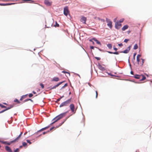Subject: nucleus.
I'll use <instances>...</instances> for the list:
<instances>
[{
    "mask_svg": "<svg viewBox=\"0 0 152 152\" xmlns=\"http://www.w3.org/2000/svg\"><path fill=\"white\" fill-rule=\"evenodd\" d=\"M136 55V53H134V56H133V58L134 59L135 58V56Z\"/></svg>",
    "mask_w": 152,
    "mask_h": 152,
    "instance_id": "44",
    "label": "nucleus"
},
{
    "mask_svg": "<svg viewBox=\"0 0 152 152\" xmlns=\"http://www.w3.org/2000/svg\"><path fill=\"white\" fill-rule=\"evenodd\" d=\"M115 28L118 29L121 27V24L120 22H116L115 23Z\"/></svg>",
    "mask_w": 152,
    "mask_h": 152,
    "instance_id": "7",
    "label": "nucleus"
},
{
    "mask_svg": "<svg viewBox=\"0 0 152 152\" xmlns=\"http://www.w3.org/2000/svg\"><path fill=\"white\" fill-rule=\"evenodd\" d=\"M30 100V99H25L24 101V102H27V101H29Z\"/></svg>",
    "mask_w": 152,
    "mask_h": 152,
    "instance_id": "36",
    "label": "nucleus"
},
{
    "mask_svg": "<svg viewBox=\"0 0 152 152\" xmlns=\"http://www.w3.org/2000/svg\"><path fill=\"white\" fill-rule=\"evenodd\" d=\"M107 46L110 49H111L112 48V45L111 44H109L107 45Z\"/></svg>",
    "mask_w": 152,
    "mask_h": 152,
    "instance_id": "23",
    "label": "nucleus"
},
{
    "mask_svg": "<svg viewBox=\"0 0 152 152\" xmlns=\"http://www.w3.org/2000/svg\"><path fill=\"white\" fill-rule=\"evenodd\" d=\"M2 142L4 144H7L8 145H10L11 143L16 142V141H14V140H13L11 141L10 142H7L6 141Z\"/></svg>",
    "mask_w": 152,
    "mask_h": 152,
    "instance_id": "10",
    "label": "nucleus"
},
{
    "mask_svg": "<svg viewBox=\"0 0 152 152\" xmlns=\"http://www.w3.org/2000/svg\"><path fill=\"white\" fill-rule=\"evenodd\" d=\"M134 77L137 79H140V81H143L146 79V77L143 75H135Z\"/></svg>",
    "mask_w": 152,
    "mask_h": 152,
    "instance_id": "3",
    "label": "nucleus"
},
{
    "mask_svg": "<svg viewBox=\"0 0 152 152\" xmlns=\"http://www.w3.org/2000/svg\"><path fill=\"white\" fill-rule=\"evenodd\" d=\"M127 32H128V34H129V33H130V31L129 30L128 31H127Z\"/></svg>",
    "mask_w": 152,
    "mask_h": 152,
    "instance_id": "55",
    "label": "nucleus"
},
{
    "mask_svg": "<svg viewBox=\"0 0 152 152\" xmlns=\"http://www.w3.org/2000/svg\"><path fill=\"white\" fill-rule=\"evenodd\" d=\"M52 2L50 0H45L44 3L47 6H50L52 4Z\"/></svg>",
    "mask_w": 152,
    "mask_h": 152,
    "instance_id": "6",
    "label": "nucleus"
},
{
    "mask_svg": "<svg viewBox=\"0 0 152 152\" xmlns=\"http://www.w3.org/2000/svg\"><path fill=\"white\" fill-rule=\"evenodd\" d=\"M131 73L132 74H133V72L132 71H131Z\"/></svg>",
    "mask_w": 152,
    "mask_h": 152,
    "instance_id": "60",
    "label": "nucleus"
},
{
    "mask_svg": "<svg viewBox=\"0 0 152 152\" xmlns=\"http://www.w3.org/2000/svg\"><path fill=\"white\" fill-rule=\"evenodd\" d=\"M14 102H17L18 104H20V102L17 99H15Z\"/></svg>",
    "mask_w": 152,
    "mask_h": 152,
    "instance_id": "25",
    "label": "nucleus"
},
{
    "mask_svg": "<svg viewBox=\"0 0 152 152\" xmlns=\"http://www.w3.org/2000/svg\"><path fill=\"white\" fill-rule=\"evenodd\" d=\"M64 86L65 87H66L67 86H68V84L67 83H66V84H65V85H64Z\"/></svg>",
    "mask_w": 152,
    "mask_h": 152,
    "instance_id": "49",
    "label": "nucleus"
},
{
    "mask_svg": "<svg viewBox=\"0 0 152 152\" xmlns=\"http://www.w3.org/2000/svg\"><path fill=\"white\" fill-rule=\"evenodd\" d=\"M49 131H48L47 132H44L43 133V134H45L46 133H47V132H48Z\"/></svg>",
    "mask_w": 152,
    "mask_h": 152,
    "instance_id": "52",
    "label": "nucleus"
},
{
    "mask_svg": "<svg viewBox=\"0 0 152 152\" xmlns=\"http://www.w3.org/2000/svg\"><path fill=\"white\" fill-rule=\"evenodd\" d=\"M13 107H14V105H10V107H8L6 109H5V110L6 111L7 110H8L11 109V108Z\"/></svg>",
    "mask_w": 152,
    "mask_h": 152,
    "instance_id": "21",
    "label": "nucleus"
},
{
    "mask_svg": "<svg viewBox=\"0 0 152 152\" xmlns=\"http://www.w3.org/2000/svg\"><path fill=\"white\" fill-rule=\"evenodd\" d=\"M6 111V110H5V109L3 110L2 111L0 112V113H2Z\"/></svg>",
    "mask_w": 152,
    "mask_h": 152,
    "instance_id": "45",
    "label": "nucleus"
},
{
    "mask_svg": "<svg viewBox=\"0 0 152 152\" xmlns=\"http://www.w3.org/2000/svg\"><path fill=\"white\" fill-rule=\"evenodd\" d=\"M62 73H68V74H69V75H70V74H69V72H67L65 71H62Z\"/></svg>",
    "mask_w": 152,
    "mask_h": 152,
    "instance_id": "41",
    "label": "nucleus"
},
{
    "mask_svg": "<svg viewBox=\"0 0 152 152\" xmlns=\"http://www.w3.org/2000/svg\"><path fill=\"white\" fill-rule=\"evenodd\" d=\"M130 49V46H129L127 49L125 50L124 51H121L120 53H129Z\"/></svg>",
    "mask_w": 152,
    "mask_h": 152,
    "instance_id": "11",
    "label": "nucleus"
},
{
    "mask_svg": "<svg viewBox=\"0 0 152 152\" xmlns=\"http://www.w3.org/2000/svg\"><path fill=\"white\" fill-rule=\"evenodd\" d=\"M106 22L107 23V25L109 26L110 28H112L113 27L112 22L110 19L106 18Z\"/></svg>",
    "mask_w": 152,
    "mask_h": 152,
    "instance_id": "5",
    "label": "nucleus"
},
{
    "mask_svg": "<svg viewBox=\"0 0 152 152\" xmlns=\"http://www.w3.org/2000/svg\"><path fill=\"white\" fill-rule=\"evenodd\" d=\"M86 18L85 17H82L81 18V21L83 23L86 24Z\"/></svg>",
    "mask_w": 152,
    "mask_h": 152,
    "instance_id": "15",
    "label": "nucleus"
},
{
    "mask_svg": "<svg viewBox=\"0 0 152 152\" xmlns=\"http://www.w3.org/2000/svg\"><path fill=\"white\" fill-rule=\"evenodd\" d=\"M59 80V78L58 77H54L52 81H53L58 82Z\"/></svg>",
    "mask_w": 152,
    "mask_h": 152,
    "instance_id": "16",
    "label": "nucleus"
},
{
    "mask_svg": "<svg viewBox=\"0 0 152 152\" xmlns=\"http://www.w3.org/2000/svg\"><path fill=\"white\" fill-rule=\"evenodd\" d=\"M98 67L99 69L102 71H103L105 70V69L104 67L102 66L99 64H98Z\"/></svg>",
    "mask_w": 152,
    "mask_h": 152,
    "instance_id": "12",
    "label": "nucleus"
},
{
    "mask_svg": "<svg viewBox=\"0 0 152 152\" xmlns=\"http://www.w3.org/2000/svg\"><path fill=\"white\" fill-rule=\"evenodd\" d=\"M26 141L28 143H29L30 144H31V142L29 140H26Z\"/></svg>",
    "mask_w": 152,
    "mask_h": 152,
    "instance_id": "33",
    "label": "nucleus"
},
{
    "mask_svg": "<svg viewBox=\"0 0 152 152\" xmlns=\"http://www.w3.org/2000/svg\"><path fill=\"white\" fill-rule=\"evenodd\" d=\"M3 104H6V105H7V103H4Z\"/></svg>",
    "mask_w": 152,
    "mask_h": 152,
    "instance_id": "61",
    "label": "nucleus"
},
{
    "mask_svg": "<svg viewBox=\"0 0 152 152\" xmlns=\"http://www.w3.org/2000/svg\"><path fill=\"white\" fill-rule=\"evenodd\" d=\"M19 149L18 148H17L16 149L14 150V152H19Z\"/></svg>",
    "mask_w": 152,
    "mask_h": 152,
    "instance_id": "32",
    "label": "nucleus"
},
{
    "mask_svg": "<svg viewBox=\"0 0 152 152\" xmlns=\"http://www.w3.org/2000/svg\"><path fill=\"white\" fill-rule=\"evenodd\" d=\"M69 107L72 112L75 113V106L73 104H71L70 105Z\"/></svg>",
    "mask_w": 152,
    "mask_h": 152,
    "instance_id": "8",
    "label": "nucleus"
},
{
    "mask_svg": "<svg viewBox=\"0 0 152 152\" xmlns=\"http://www.w3.org/2000/svg\"><path fill=\"white\" fill-rule=\"evenodd\" d=\"M93 39L96 42L97 44L100 45H101V44L100 42L98 41L97 39H96L95 38H93Z\"/></svg>",
    "mask_w": 152,
    "mask_h": 152,
    "instance_id": "20",
    "label": "nucleus"
},
{
    "mask_svg": "<svg viewBox=\"0 0 152 152\" xmlns=\"http://www.w3.org/2000/svg\"><path fill=\"white\" fill-rule=\"evenodd\" d=\"M64 14L66 16H67L69 14V11L68 7L66 6L64 7Z\"/></svg>",
    "mask_w": 152,
    "mask_h": 152,
    "instance_id": "4",
    "label": "nucleus"
},
{
    "mask_svg": "<svg viewBox=\"0 0 152 152\" xmlns=\"http://www.w3.org/2000/svg\"><path fill=\"white\" fill-rule=\"evenodd\" d=\"M0 106L2 108H6V107L2 104H0Z\"/></svg>",
    "mask_w": 152,
    "mask_h": 152,
    "instance_id": "27",
    "label": "nucleus"
},
{
    "mask_svg": "<svg viewBox=\"0 0 152 152\" xmlns=\"http://www.w3.org/2000/svg\"><path fill=\"white\" fill-rule=\"evenodd\" d=\"M107 52L110 54H114L118 55L119 54L118 52H112L110 51H107Z\"/></svg>",
    "mask_w": 152,
    "mask_h": 152,
    "instance_id": "19",
    "label": "nucleus"
},
{
    "mask_svg": "<svg viewBox=\"0 0 152 152\" xmlns=\"http://www.w3.org/2000/svg\"><path fill=\"white\" fill-rule=\"evenodd\" d=\"M95 92L96 93V99L97 98L98 94L97 91H95Z\"/></svg>",
    "mask_w": 152,
    "mask_h": 152,
    "instance_id": "34",
    "label": "nucleus"
},
{
    "mask_svg": "<svg viewBox=\"0 0 152 152\" xmlns=\"http://www.w3.org/2000/svg\"><path fill=\"white\" fill-rule=\"evenodd\" d=\"M30 100L32 102H33V101L31 99H30V100Z\"/></svg>",
    "mask_w": 152,
    "mask_h": 152,
    "instance_id": "59",
    "label": "nucleus"
},
{
    "mask_svg": "<svg viewBox=\"0 0 152 152\" xmlns=\"http://www.w3.org/2000/svg\"><path fill=\"white\" fill-rule=\"evenodd\" d=\"M33 96V95L32 94H29L28 95V96L29 97H32Z\"/></svg>",
    "mask_w": 152,
    "mask_h": 152,
    "instance_id": "39",
    "label": "nucleus"
},
{
    "mask_svg": "<svg viewBox=\"0 0 152 152\" xmlns=\"http://www.w3.org/2000/svg\"><path fill=\"white\" fill-rule=\"evenodd\" d=\"M26 96V95H23L22 96L20 99V100H22L23 99L25 98Z\"/></svg>",
    "mask_w": 152,
    "mask_h": 152,
    "instance_id": "26",
    "label": "nucleus"
},
{
    "mask_svg": "<svg viewBox=\"0 0 152 152\" xmlns=\"http://www.w3.org/2000/svg\"><path fill=\"white\" fill-rule=\"evenodd\" d=\"M64 81H63L62 82H60L58 83V84L55 85V86H54L53 87H51L50 88V89L52 90L53 89L55 88H56L57 87H58V86L60 85L62 83H64Z\"/></svg>",
    "mask_w": 152,
    "mask_h": 152,
    "instance_id": "9",
    "label": "nucleus"
},
{
    "mask_svg": "<svg viewBox=\"0 0 152 152\" xmlns=\"http://www.w3.org/2000/svg\"><path fill=\"white\" fill-rule=\"evenodd\" d=\"M90 48L91 49H94V47L93 46H91Z\"/></svg>",
    "mask_w": 152,
    "mask_h": 152,
    "instance_id": "53",
    "label": "nucleus"
},
{
    "mask_svg": "<svg viewBox=\"0 0 152 152\" xmlns=\"http://www.w3.org/2000/svg\"><path fill=\"white\" fill-rule=\"evenodd\" d=\"M90 41L92 42V41H91V39H90Z\"/></svg>",
    "mask_w": 152,
    "mask_h": 152,
    "instance_id": "64",
    "label": "nucleus"
},
{
    "mask_svg": "<svg viewBox=\"0 0 152 152\" xmlns=\"http://www.w3.org/2000/svg\"><path fill=\"white\" fill-rule=\"evenodd\" d=\"M67 118L66 119H65L62 122H61V123H60L59 125H58V126H57V127H56V128L55 129H56V128H58V127H59L60 126H61L64 123V122L66 121V120Z\"/></svg>",
    "mask_w": 152,
    "mask_h": 152,
    "instance_id": "22",
    "label": "nucleus"
},
{
    "mask_svg": "<svg viewBox=\"0 0 152 152\" xmlns=\"http://www.w3.org/2000/svg\"><path fill=\"white\" fill-rule=\"evenodd\" d=\"M116 20H117V18H115L114 19V21L115 22V21H116Z\"/></svg>",
    "mask_w": 152,
    "mask_h": 152,
    "instance_id": "54",
    "label": "nucleus"
},
{
    "mask_svg": "<svg viewBox=\"0 0 152 152\" xmlns=\"http://www.w3.org/2000/svg\"><path fill=\"white\" fill-rule=\"evenodd\" d=\"M33 93L34 94H36V93L34 91H33Z\"/></svg>",
    "mask_w": 152,
    "mask_h": 152,
    "instance_id": "58",
    "label": "nucleus"
},
{
    "mask_svg": "<svg viewBox=\"0 0 152 152\" xmlns=\"http://www.w3.org/2000/svg\"><path fill=\"white\" fill-rule=\"evenodd\" d=\"M49 127H50V126H49L46 127L45 128H43L42 129H40V130H39L37 132H41V131H42L44 130H46V129H48V128Z\"/></svg>",
    "mask_w": 152,
    "mask_h": 152,
    "instance_id": "18",
    "label": "nucleus"
},
{
    "mask_svg": "<svg viewBox=\"0 0 152 152\" xmlns=\"http://www.w3.org/2000/svg\"><path fill=\"white\" fill-rule=\"evenodd\" d=\"M141 55L140 54H138L137 56V58H140L141 57Z\"/></svg>",
    "mask_w": 152,
    "mask_h": 152,
    "instance_id": "35",
    "label": "nucleus"
},
{
    "mask_svg": "<svg viewBox=\"0 0 152 152\" xmlns=\"http://www.w3.org/2000/svg\"><path fill=\"white\" fill-rule=\"evenodd\" d=\"M64 97V96H61L59 98H60V99H62Z\"/></svg>",
    "mask_w": 152,
    "mask_h": 152,
    "instance_id": "56",
    "label": "nucleus"
},
{
    "mask_svg": "<svg viewBox=\"0 0 152 152\" xmlns=\"http://www.w3.org/2000/svg\"><path fill=\"white\" fill-rule=\"evenodd\" d=\"M27 133V132L25 133L24 134V135H25Z\"/></svg>",
    "mask_w": 152,
    "mask_h": 152,
    "instance_id": "62",
    "label": "nucleus"
},
{
    "mask_svg": "<svg viewBox=\"0 0 152 152\" xmlns=\"http://www.w3.org/2000/svg\"><path fill=\"white\" fill-rule=\"evenodd\" d=\"M60 98H58V99L57 100V101H56V102H58L60 100Z\"/></svg>",
    "mask_w": 152,
    "mask_h": 152,
    "instance_id": "47",
    "label": "nucleus"
},
{
    "mask_svg": "<svg viewBox=\"0 0 152 152\" xmlns=\"http://www.w3.org/2000/svg\"><path fill=\"white\" fill-rule=\"evenodd\" d=\"M113 49L115 51H117V49L115 48H114Z\"/></svg>",
    "mask_w": 152,
    "mask_h": 152,
    "instance_id": "50",
    "label": "nucleus"
},
{
    "mask_svg": "<svg viewBox=\"0 0 152 152\" xmlns=\"http://www.w3.org/2000/svg\"><path fill=\"white\" fill-rule=\"evenodd\" d=\"M137 60L138 64H140V58H137Z\"/></svg>",
    "mask_w": 152,
    "mask_h": 152,
    "instance_id": "31",
    "label": "nucleus"
},
{
    "mask_svg": "<svg viewBox=\"0 0 152 152\" xmlns=\"http://www.w3.org/2000/svg\"><path fill=\"white\" fill-rule=\"evenodd\" d=\"M22 132H21L19 135L14 140V141H16V142H18V141L20 139L21 136L22 135Z\"/></svg>",
    "mask_w": 152,
    "mask_h": 152,
    "instance_id": "13",
    "label": "nucleus"
},
{
    "mask_svg": "<svg viewBox=\"0 0 152 152\" xmlns=\"http://www.w3.org/2000/svg\"><path fill=\"white\" fill-rule=\"evenodd\" d=\"M118 45L119 46L121 47V46H122L123 45V44L122 43H120V44H118Z\"/></svg>",
    "mask_w": 152,
    "mask_h": 152,
    "instance_id": "46",
    "label": "nucleus"
},
{
    "mask_svg": "<svg viewBox=\"0 0 152 152\" xmlns=\"http://www.w3.org/2000/svg\"><path fill=\"white\" fill-rule=\"evenodd\" d=\"M23 1H32L31 0H23Z\"/></svg>",
    "mask_w": 152,
    "mask_h": 152,
    "instance_id": "48",
    "label": "nucleus"
},
{
    "mask_svg": "<svg viewBox=\"0 0 152 152\" xmlns=\"http://www.w3.org/2000/svg\"><path fill=\"white\" fill-rule=\"evenodd\" d=\"M94 19H98L99 20H100V18L98 17H95L94 18Z\"/></svg>",
    "mask_w": 152,
    "mask_h": 152,
    "instance_id": "42",
    "label": "nucleus"
},
{
    "mask_svg": "<svg viewBox=\"0 0 152 152\" xmlns=\"http://www.w3.org/2000/svg\"><path fill=\"white\" fill-rule=\"evenodd\" d=\"M129 26L128 25H126L124 26L122 28V30L124 31L126 29L128 28Z\"/></svg>",
    "mask_w": 152,
    "mask_h": 152,
    "instance_id": "17",
    "label": "nucleus"
},
{
    "mask_svg": "<svg viewBox=\"0 0 152 152\" xmlns=\"http://www.w3.org/2000/svg\"><path fill=\"white\" fill-rule=\"evenodd\" d=\"M22 147V146H20V148H21Z\"/></svg>",
    "mask_w": 152,
    "mask_h": 152,
    "instance_id": "63",
    "label": "nucleus"
},
{
    "mask_svg": "<svg viewBox=\"0 0 152 152\" xmlns=\"http://www.w3.org/2000/svg\"><path fill=\"white\" fill-rule=\"evenodd\" d=\"M55 127H52L50 129V131H51L53 129H54Z\"/></svg>",
    "mask_w": 152,
    "mask_h": 152,
    "instance_id": "51",
    "label": "nucleus"
},
{
    "mask_svg": "<svg viewBox=\"0 0 152 152\" xmlns=\"http://www.w3.org/2000/svg\"><path fill=\"white\" fill-rule=\"evenodd\" d=\"M95 58L98 60H99L100 59V58L99 57H95Z\"/></svg>",
    "mask_w": 152,
    "mask_h": 152,
    "instance_id": "43",
    "label": "nucleus"
},
{
    "mask_svg": "<svg viewBox=\"0 0 152 152\" xmlns=\"http://www.w3.org/2000/svg\"><path fill=\"white\" fill-rule=\"evenodd\" d=\"M129 39H125L124 40V42L126 43L129 41Z\"/></svg>",
    "mask_w": 152,
    "mask_h": 152,
    "instance_id": "38",
    "label": "nucleus"
},
{
    "mask_svg": "<svg viewBox=\"0 0 152 152\" xmlns=\"http://www.w3.org/2000/svg\"><path fill=\"white\" fill-rule=\"evenodd\" d=\"M40 86H41L42 88H43L44 87V85L42 83H40Z\"/></svg>",
    "mask_w": 152,
    "mask_h": 152,
    "instance_id": "29",
    "label": "nucleus"
},
{
    "mask_svg": "<svg viewBox=\"0 0 152 152\" xmlns=\"http://www.w3.org/2000/svg\"><path fill=\"white\" fill-rule=\"evenodd\" d=\"M22 144L24 146H26L27 145V144L26 142H23Z\"/></svg>",
    "mask_w": 152,
    "mask_h": 152,
    "instance_id": "28",
    "label": "nucleus"
},
{
    "mask_svg": "<svg viewBox=\"0 0 152 152\" xmlns=\"http://www.w3.org/2000/svg\"><path fill=\"white\" fill-rule=\"evenodd\" d=\"M124 21V19H121L120 20L119 22L121 23L123 22Z\"/></svg>",
    "mask_w": 152,
    "mask_h": 152,
    "instance_id": "37",
    "label": "nucleus"
},
{
    "mask_svg": "<svg viewBox=\"0 0 152 152\" xmlns=\"http://www.w3.org/2000/svg\"><path fill=\"white\" fill-rule=\"evenodd\" d=\"M5 148L6 150L8 152H13L11 150L10 148L8 146H6L5 147Z\"/></svg>",
    "mask_w": 152,
    "mask_h": 152,
    "instance_id": "14",
    "label": "nucleus"
},
{
    "mask_svg": "<svg viewBox=\"0 0 152 152\" xmlns=\"http://www.w3.org/2000/svg\"><path fill=\"white\" fill-rule=\"evenodd\" d=\"M65 87L64 86H62L61 88V89H62V88H64Z\"/></svg>",
    "mask_w": 152,
    "mask_h": 152,
    "instance_id": "57",
    "label": "nucleus"
},
{
    "mask_svg": "<svg viewBox=\"0 0 152 152\" xmlns=\"http://www.w3.org/2000/svg\"><path fill=\"white\" fill-rule=\"evenodd\" d=\"M55 26L56 27L57 26V27H58L59 26V24L58 23H57L56 22V24L55 25Z\"/></svg>",
    "mask_w": 152,
    "mask_h": 152,
    "instance_id": "40",
    "label": "nucleus"
},
{
    "mask_svg": "<svg viewBox=\"0 0 152 152\" xmlns=\"http://www.w3.org/2000/svg\"><path fill=\"white\" fill-rule=\"evenodd\" d=\"M141 60H142V63H140V64L142 66L143 65V64L144 63V59H142V58H141Z\"/></svg>",
    "mask_w": 152,
    "mask_h": 152,
    "instance_id": "30",
    "label": "nucleus"
},
{
    "mask_svg": "<svg viewBox=\"0 0 152 152\" xmlns=\"http://www.w3.org/2000/svg\"><path fill=\"white\" fill-rule=\"evenodd\" d=\"M66 113L67 112L64 113L56 116L53 119V120H54V121L51 124H53L55 123L59 120L64 117L65 116Z\"/></svg>",
    "mask_w": 152,
    "mask_h": 152,
    "instance_id": "1",
    "label": "nucleus"
},
{
    "mask_svg": "<svg viewBox=\"0 0 152 152\" xmlns=\"http://www.w3.org/2000/svg\"><path fill=\"white\" fill-rule=\"evenodd\" d=\"M72 98L67 100L61 103L60 105V107H61L63 106H68L72 102Z\"/></svg>",
    "mask_w": 152,
    "mask_h": 152,
    "instance_id": "2",
    "label": "nucleus"
},
{
    "mask_svg": "<svg viewBox=\"0 0 152 152\" xmlns=\"http://www.w3.org/2000/svg\"><path fill=\"white\" fill-rule=\"evenodd\" d=\"M138 46L137 45V44H135L134 47V50H136L138 48Z\"/></svg>",
    "mask_w": 152,
    "mask_h": 152,
    "instance_id": "24",
    "label": "nucleus"
}]
</instances>
